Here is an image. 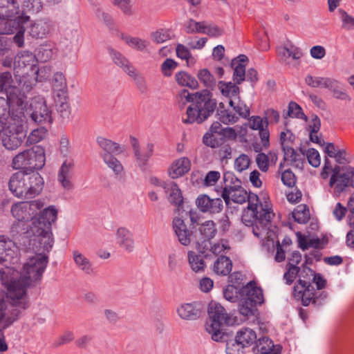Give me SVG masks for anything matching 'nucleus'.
<instances>
[{
  "mask_svg": "<svg viewBox=\"0 0 354 354\" xmlns=\"http://www.w3.org/2000/svg\"><path fill=\"white\" fill-rule=\"evenodd\" d=\"M27 35L32 39H44L47 37L53 29V23L48 18H42L32 21L26 28Z\"/></svg>",
  "mask_w": 354,
  "mask_h": 354,
  "instance_id": "dca6fc26",
  "label": "nucleus"
},
{
  "mask_svg": "<svg viewBox=\"0 0 354 354\" xmlns=\"http://www.w3.org/2000/svg\"><path fill=\"white\" fill-rule=\"evenodd\" d=\"M54 103L56 111L62 120H69L71 115V106L69 102V95H60L54 97Z\"/></svg>",
  "mask_w": 354,
  "mask_h": 354,
  "instance_id": "c85d7f7f",
  "label": "nucleus"
},
{
  "mask_svg": "<svg viewBox=\"0 0 354 354\" xmlns=\"http://www.w3.org/2000/svg\"><path fill=\"white\" fill-rule=\"evenodd\" d=\"M108 50L113 62L118 66L121 68L124 73L127 75L130 73H133V69H134L135 67L130 63L127 58L112 48H109Z\"/></svg>",
  "mask_w": 354,
  "mask_h": 354,
  "instance_id": "58836bf2",
  "label": "nucleus"
},
{
  "mask_svg": "<svg viewBox=\"0 0 354 354\" xmlns=\"http://www.w3.org/2000/svg\"><path fill=\"white\" fill-rule=\"evenodd\" d=\"M26 303L24 301L18 304L6 297V299L0 297V322L3 323V328L10 326L24 313Z\"/></svg>",
  "mask_w": 354,
  "mask_h": 354,
  "instance_id": "9d476101",
  "label": "nucleus"
},
{
  "mask_svg": "<svg viewBox=\"0 0 354 354\" xmlns=\"http://www.w3.org/2000/svg\"><path fill=\"white\" fill-rule=\"evenodd\" d=\"M250 164V159L246 154L240 155L234 162V167L235 169L241 172L249 167Z\"/></svg>",
  "mask_w": 354,
  "mask_h": 354,
  "instance_id": "774afa93",
  "label": "nucleus"
},
{
  "mask_svg": "<svg viewBox=\"0 0 354 354\" xmlns=\"http://www.w3.org/2000/svg\"><path fill=\"white\" fill-rule=\"evenodd\" d=\"M17 247L15 243L4 236H0V263H14L17 259Z\"/></svg>",
  "mask_w": 354,
  "mask_h": 354,
  "instance_id": "6ab92c4d",
  "label": "nucleus"
},
{
  "mask_svg": "<svg viewBox=\"0 0 354 354\" xmlns=\"http://www.w3.org/2000/svg\"><path fill=\"white\" fill-rule=\"evenodd\" d=\"M241 302L239 304V310L245 317L254 315L257 306L263 302L262 290L254 286L252 282L248 283L245 286L241 288Z\"/></svg>",
  "mask_w": 354,
  "mask_h": 354,
  "instance_id": "6e6552de",
  "label": "nucleus"
},
{
  "mask_svg": "<svg viewBox=\"0 0 354 354\" xmlns=\"http://www.w3.org/2000/svg\"><path fill=\"white\" fill-rule=\"evenodd\" d=\"M277 54L283 62L287 63H288V59L290 57L294 60H298L303 55L300 48L292 44L278 47Z\"/></svg>",
  "mask_w": 354,
  "mask_h": 354,
  "instance_id": "2f4dec72",
  "label": "nucleus"
},
{
  "mask_svg": "<svg viewBox=\"0 0 354 354\" xmlns=\"http://www.w3.org/2000/svg\"><path fill=\"white\" fill-rule=\"evenodd\" d=\"M203 142L211 148L218 147L223 143L222 138H218L216 134L209 132H207L203 136Z\"/></svg>",
  "mask_w": 354,
  "mask_h": 354,
  "instance_id": "e2e57ef3",
  "label": "nucleus"
},
{
  "mask_svg": "<svg viewBox=\"0 0 354 354\" xmlns=\"http://www.w3.org/2000/svg\"><path fill=\"white\" fill-rule=\"evenodd\" d=\"M205 21L198 22L194 19H189L185 24V29L187 33H203Z\"/></svg>",
  "mask_w": 354,
  "mask_h": 354,
  "instance_id": "bf43d9fd",
  "label": "nucleus"
},
{
  "mask_svg": "<svg viewBox=\"0 0 354 354\" xmlns=\"http://www.w3.org/2000/svg\"><path fill=\"white\" fill-rule=\"evenodd\" d=\"M57 216V210L54 206L45 208L38 214L30 227L34 236L30 240L28 249L35 255L48 256L51 250L54 240L51 232V225Z\"/></svg>",
  "mask_w": 354,
  "mask_h": 354,
  "instance_id": "f03ea898",
  "label": "nucleus"
},
{
  "mask_svg": "<svg viewBox=\"0 0 354 354\" xmlns=\"http://www.w3.org/2000/svg\"><path fill=\"white\" fill-rule=\"evenodd\" d=\"M284 160L290 161L291 164L298 168H302L305 160L304 152H297L292 146L283 147Z\"/></svg>",
  "mask_w": 354,
  "mask_h": 354,
  "instance_id": "4c0bfd02",
  "label": "nucleus"
},
{
  "mask_svg": "<svg viewBox=\"0 0 354 354\" xmlns=\"http://www.w3.org/2000/svg\"><path fill=\"white\" fill-rule=\"evenodd\" d=\"M128 75L134 80L135 84L141 93H143L147 91L146 81L143 76L136 73V68L133 69V73H129Z\"/></svg>",
  "mask_w": 354,
  "mask_h": 354,
  "instance_id": "69168bd1",
  "label": "nucleus"
},
{
  "mask_svg": "<svg viewBox=\"0 0 354 354\" xmlns=\"http://www.w3.org/2000/svg\"><path fill=\"white\" fill-rule=\"evenodd\" d=\"M208 315L211 322L209 325H214L216 326L215 327L222 326L223 325H232L234 322L224 307L216 302L209 303Z\"/></svg>",
  "mask_w": 354,
  "mask_h": 354,
  "instance_id": "2eb2a0df",
  "label": "nucleus"
},
{
  "mask_svg": "<svg viewBox=\"0 0 354 354\" xmlns=\"http://www.w3.org/2000/svg\"><path fill=\"white\" fill-rule=\"evenodd\" d=\"M5 121V124L2 125L1 142L6 149L13 151L21 145L26 137L24 119L21 118V113H18Z\"/></svg>",
  "mask_w": 354,
  "mask_h": 354,
  "instance_id": "423d86ee",
  "label": "nucleus"
},
{
  "mask_svg": "<svg viewBox=\"0 0 354 354\" xmlns=\"http://www.w3.org/2000/svg\"><path fill=\"white\" fill-rule=\"evenodd\" d=\"M151 41L156 44H160L171 39L170 31L165 29H159L152 32L150 34Z\"/></svg>",
  "mask_w": 354,
  "mask_h": 354,
  "instance_id": "13d9d810",
  "label": "nucleus"
},
{
  "mask_svg": "<svg viewBox=\"0 0 354 354\" xmlns=\"http://www.w3.org/2000/svg\"><path fill=\"white\" fill-rule=\"evenodd\" d=\"M197 232L196 249L200 253L204 254L209 250L211 240L216 234V223L213 221H207L198 226Z\"/></svg>",
  "mask_w": 354,
  "mask_h": 354,
  "instance_id": "ddd939ff",
  "label": "nucleus"
},
{
  "mask_svg": "<svg viewBox=\"0 0 354 354\" xmlns=\"http://www.w3.org/2000/svg\"><path fill=\"white\" fill-rule=\"evenodd\" d=\"M257 217V203H250L246 209L244 210L241 221L243 224L248 227H252V233L258 238L262 236V232L260 231L259 226L258 225Z\"/></svg>",
  "mask_w": 354,
  "mask_h": 354,
  "instance_id": "aec40b11",
  "label": "nucleus"
},
{
  "mask_svg": "<svg viewBox=\"0 0 354 354\" xmlns=\"http://www.w3.org/2000/svg\"><path fill=\"white\" fill-rule=\"evenodd\" d=\"M45 164L44 149L39 146H34L15 156L12 161V167L20 171L35 172L41 169Z\"/></svg>",
  "mask_w": 354,
  "mask_h": 354,
  "instance_id": "0eeeda50",
  "label": "nucleus"
},
{
  "mask_svg": "<svg viewBox=\"0 0 354 354\" xmlns=\"http://www.w3.org/2000/svg\"><path fill=\"white\" fill-rule=\"evenodd\" d=\"M115 239L118 245L128 252L135 248V241L132 232L125 227H119L115 233Z\"/></svg>",
  "mask_w": 354,
  "mask_h": 354,
  "instance_id": "4be33fe9",
  "label": "nucleus"
},
{
  "mask_svg": "<svg viewBox=\"0 0 354 354\" xmlns=\"http://www.w3.org/2000/svg\"><path fill=\"white\" fill-rule=\"evenodd\" d=\"M189 265L191 269L195 272L203 271L206 264L203 258L194 251H189L187 253Z\"/></svg>",
  "mask_w": 354,
  "mask_h": 354,
  "instance_id": "49530a36",
  "label": "nucleus"
},
{
  "mask_svg": "<svg viewBox=\"0 0 354 354\" xmlns=\"http://www.w3.org/2000/svg\"><path fill=\"white\" fill-rule=\"evenodd\" d=\"M217 86L221 95L224 97L230 98V100H232V98H240V88L236 83L219 81Z\"/></svg>",
  "mask_w": 354,
  "mask_h": 354,
  "instance_id": "a19ab883",
  "label": "nucleus"
},
{
  "mask_svg": "<svg viewBox=\"0 0 354 354\" xmlns=\"http://www.w3.org/2000/svg\"><path fill=\"white\" fill-rule=\"evenodd\" d=\"M241 288H238L235 286L228 285L223 290V295L226 300L230 302H241Z\"/></svg>",
  "mask_w": 354,
  "mask_h": 354,
  "instance_id": "6e6d98bb",
  "label": "nucleus"
},
{
  "mask_svg": "<svg viewBox=\"0 0 354 354\" xmlns=\"http://www.w3.org/2000/svg\"><path fill=\"white\" fill-rule=\"evenodd\" d=\"M326 88L335 99L348 102L352 100L344 84L334 78L330 79Z\"/></svg>",
  "mask_w": 354,
  "mask_h": 354,
  "instance_id": "cd10ccee",
  "label": "nucleus"
},
{
  "mask_svg": "<svg viewBox=\"0 0 354 354\" xmlns=\"http://www.w3.org/2000/svg\"><path fill=\"white\" fill-rule=\"evenodd\" d=\"M0 16V35L2 36L12 34L17 29V25L21 26L30 20V17L24 12L16 17L15 19Z\"/></svg>",
  "mask_w": 354,
  "mask_h": 354,
  "instance_id": "a211bd4d",
  "label": "nucleus"
},
{
  "mask_svg": "<svg viewBox=\"0 0 354 354\" xmlns=\"http://www.w3.org/2000/svg\"><path fill=\"white\" fill-rule=\"evenodd\" d=\"M130 141L137 162L140 165H145L149 158L153 155V145L152 143H148L147 145L146 150L145 151H142L137 138L131 136Z\"/></svg>",
  "mask_w": 354,
  "mask_h": 354,
  "instance_id": "b1692460",
  "label": "nucleus"
},
{
  "mask_svg": "<svg viewBox=\"0 0 354 354\" xmlns=\"http://www.w3.org/2000/svg\"><path fill=\"white\" fill-rule=\"evenodd\" d=\"M52 93L53 97H58L59 95H68L66 80L62 73H55L53 77Z\"/></svg>",
  "mask_w": 354,
  "mask_h": 354,
  "instance_id": "e433bc0d",
  "label": "nucleus"
},
{
  "mask_svg": "<svg viewBox=\"0 0 354 354\" xmlns=\"http://www.w3.org/2000/svg\"><path fill=\"white\" fill-rule=\"evenodd\" d=\"M216 106V100L213 98L210 91L204 89L196 92L194 93L193 104L187 107V117L183 118V122L201 124L214 113Z\"/></svg>",
  "mask_w": 354,
  "mask_h": 354,
  "instance_id": "39448f33",
  "label": "nucleus"
},
{
  "mask_svg": "<svg viewBox=\"0 0 354 354\" xmlns=\"http://www.w3.org/2000/svg\"><path fill=\"white\" fill-rule=\"evenodd\" d=\"M257 343L258 354H279L281 351V346L279 344L274 345L268 337L259 338Z\"/></svg>",
  "mask_w": 354,
  "mask_h": 354,
  "instance_id": "72a5a7b5",
  "label": "nucleus"
},
{
  "mask_svg": "<svg viewBox=\"0 0 354 354\" xmlns=\"http://www.w3.org/2000/svg\"><path fill=\"white\" fill-rule=\"evenodd\" d=\"M225 186L221 192V196L223 199H228V190L233 189L235 185H241V180L230 171L225 172L223 174Z\"/></svg>",
  "mask_w": 354,
  "mask_h": 354,
  "instance_id": "c03bdc74",
  "label": "nucleus"
},
{
  "mask_svg": "<svg viewBox=\"0 0 354 354\" xmlns=\"http://www.w3.org/2000/svg\"><path fill=\"white\" fill-rule=\"evenodd\" d=\"M53 48L49 44H43L37 50V57L42 62H46L54 56Z\"/></svg>",
  "mask_w": 354,
  "mask_h": 354,
  "instance_id": "4d7b16f0",
  "label": "nucleus"
},
{
  "mask_svg": "<svg viewBox=\"0 0 354 354\" xmlns=\"http://www.w3.org/2000/svg\"><path fill=\"white\" fill-rule=\"evenodd\" d=\"M165 192L168 194L169 203L178 207H182L183 205V197L178 185L174 181H168V184L164 185Z\"/></svg>",
  "mask_w": 354,
  "mask_h": 354,
  "instance_id": "c756f323",
  "label": "nucleus"
},
{
  "mask_svg": "<svg viewBox=\"0 0 354 354\" xmlns=\"http://www.w3.org/2000/svg\"><path fill=\"white\" fill-rule=\"evenodd\" d=\"M173 229L179 242L183 245H189L191 243L192 233L187 230L184 221L176 217L173 220Z\"/></svg>",
  "mask_w": 354,
  "mask_h": 354,
  "instance_id": "bb28decb",
  "label": "nucleus"
},
{
  "mask_svg": "<svg viewBox=\"0 0 354 354\" xmlns=\"http://www.w3.org/2000/svg\"><path fill=\"white\" fill-rule=\"evenodd\" d=\"M232 269V262L226 256L221 255L214 261L213 271L217 275L227 276L230 273Z\"/></svg>",
  "mask_w": 354,
  "mask_h": 354,
  "instance_id": "ea45409f",
  "label": "nucleus"
},
{
  "mask_svg": "<svg viewBox=\"0 0 354 354\" xmlns=\"http://www.w3.org/2000/svg\"><path fill=\"white\" fill-rule=\"evenodd\" d=\"M287 115L307 120V117L303 112L301 106L294 102L289 103Z\"/></svg>",
  "mask_w": 354,
  "mask_h": 354,
  "instance_id": "680f3d73",
  "label": "nucleus"
},
{
  "mask_svg": "<svg viewBox=\"0 0 354 354\" xmlns=\"http://www.w3.org/2000/svg\"><path fill=\"white\" fill-rule=\"evenodd\" d=\"M330 79V77H314L311 75H308L305 77V82L312 88H326Z\"/></svg>",
  "mask_w": 354,
  "mask_h": 354,
  "instance_id": "5fc2aeb1",
  "label": "nucleus"
},
{
  "mask_svg": "<svg viewBox=\"0 0 354 354\" xmlns=\"http://www.w3.org/2000/svg\"><path fill=\"white\" fill-rule=\"evenodd\" d=\"M315 272L306 265H302L299 280L293 287L292 296L297 301H301L304 306L312 304L320 307L326 303L328 294L326 291L317 292L313 286Z\"/></svg>",
  "mask_w": 354,
  "mask_h": 354,
  "instance_id": "7ed1b4c3",
  "label": "nucleus"
},
{
  "mask_svg": "<svg viewBox=\"0 0 354 354\" xmlns=\"http://www.w3.org/2000/svg\"><path fill=\"white\" fill-rule=\"evenodd\" d=\"M178 315L183 320L194 321L201 315V310L195 303H184L176 309Z\"/></svg>",
  "mask_w": 354,
  "mask_h": 354,
  "instance_id": "393cba45",
  "label": "nucleus"
},
{
  "mask_svg": "<svg viewBox=\"0 0 354 354\" xmlns=\"http://www.w3.org/2000/svg\"><path fill=\"white\" fill-rule=\"evenodd\" d=\"M48 263V256L35 255L30 257L24 264L19 279L18 271L12 268L6 266L0 269V280L7 289V297L18 304L22 301H26L25 310H27L30 306L26 293L27 288L41 280Z\"/></svg>",
  "mask_w": 354,
  "mask_h": 354,
  "instance_id": "f257e3e1",
  "label": "nucleus"
},
{
  "mask_svg": "<svg viewBox=\"0 0 354 354\" xmlns=\"http://www.w3.org/2000/svg\"><path fill=\"white\" fill-rule=\"evenodd\" d=\"M7 99L0 98V110L3 109L6 112L5 119L12 118L15 113H20L21 118L25 119L24 105L26 97L21 88L17 86L10 87L6 91Z\"/></svg>",
  "mask_w": 354,
  "mask_h": 354,
  "instance_id": "1a4fd4ad",
  "label": "nucleus"
},
{
  "mask_svg": "<svg viewBox=\"0 0 354 354\" xmlns=\"http://www.w3.org/2000/svg\"><path fill=\"white\" fill-rule=\"evenodd\" d=\"M248 60L245 55H239L232 59L231 66L234 68L233 81L236 84H241L245 80V64Z\"/></svg>",
  "mask_w": 354,
  "mask_h": 354,
  "instance_id": "a878e982",
  "label": "nucleus"
},
{
  "mask_svg": "<svg viewBox=\"0 0 354 354\" xmlns=\"http://www.w3.org/2000/svg\"><path fill=\"white\" fill-rule=\"evenodd\" d=\"M239 101L236 103L233 100H230L229 101L230 106L232 108L233 111L236 112V114L239 118H243L244 119H248L250 115V110L248 106L243 102L239 99Z\"/></svg>",
  "mask_w": 354,
  "mask_h": 354,
  "instance_id": "3c124183",
  "label": "nucleus"
},
{
  "mask_svg": "<svg viewBox=\"0 0 354 354\" xmlns=\"http://www.w3.org/2000/svg\"><path fill=\"white\" fill-rule=\"evenodd\" d=\"M216 114L218 120L225 124H234L239 120V116L232 111L226 109L223 102L219 103Z\"/></svg>",
  "mask_w": 354,
  "mask_h": 354,
  "instance_id": "a18cd8bd",
  "label": "nucleus"
},
{
  "mask_svg": "<svg viewBox=\"0 0 354 354\" xmlns=\"http://www.w3.org/2000/svg\"><path fill=\"white\" fill-rule=\"evenodd\" d=\"M35 57V56L32 53H29L28 52L26 53L25 54H22L21 55L15 58L14 62L15 66L25 67L28 65L32 66V64H30V62H34Z\"/></svg>",
  "mask_w": 354,
  "mask_h": 354,
  "instance_id": "0e129e2a",
  "label": "nucleus"
},
{
  "mask_svg": "<svg viewBox=\"0 0 354 354\" xmlns=\"http://www.w3.org/2000/svg\"><path fill=\"white\" fill-rule=\"evenodd\" d=\"M196 205L201 212L211 214L219 213L223 208V201L220 198H211L206 194L199 195Z\"/></svg>",
  "mask_w": 354,
  "mask_h": 354,
  "instance_id": "f3484780",
  "label": "nucleus"
},
{
  "mask_svg": "<svg viewBox=\"0 0 354 354\" xmlns=\"http://www.w3.org/2000/svg\"><path fill=\"white\" fill-rule=\"evenodd\" d=\"M228 199H223L226 203V205H229L230 201H232L234 203L243 204L246 201H248V204L252 203V201H258V197L257 195L250 196L248 194L247 191L241 185H235V187L228 190Z\"/></svg>",
  "mask_w": 354,
  "mask_h": 354,
  "instance_id": "5701e85b",
  "label": "nucleus"
},
{
  "mask_svg": "<svg viewBox=\"0 0 354 354\" xmlns=\"http://www.w3.org/2000/svg\"><path fill=\"white\" fill-rule=\"evenodd\" d=\"M28 114L35 123L50 124L53 122L52 112L43 97H39L32 100Z\"/></svg>",
  "mask_w": 354,
  "mask_h": 354,
  "instance_id": "f8f14e48",
  "label": "nucleus"
},
{
  "mask_svg": "<svg viewBox=\"0 0 354 354\" xmlns=\"http://www.w3.org/2000/svg\"><path fill=\"white\" fill-rule=\"evenodd\" d=\"M44 205V203L39 200L30 202H19L12 206L11 213L19 221H32L33 222L38 218V216L36 217L37 212L41 209Z\"/></svg>",
  "mask_w": 354,
  "mask_h": 354,
  "instance_id": "9b49d317",
  "label": "nucleus"
},
{
  "mask_svg": "<svg viewBox=\"0 0 354 354\" xmlns=\"http://www.w3.org/2000/svg\"><path fill=\"white\" fill-rule=\"evenodd\" d=\"M236 341L245 348L250 347L257 342L256 332L250 328H243L239 330L235 336Z\"/></svg>",
  "mask_w": 354,
  "mask_h": 354,
  "instance_id": "c9c22d12",
  "label": "nucleus"
},
{
  "mask_svg": "<svg viewBox=\"0 0 354 354\" xmlns=\"http://www.w3.org/2000/svg\"><path fill=\"white\" fill-rule=\"evenodd\" d=\"M292 216L300 224L306 223L310 219V212L307 205H299L292 212Z\"/></svg>",
  "mask_w": 354,
  "mask_h": 354,
  "instance_id": "864d4df0",
  "label": "nucleus"
},
{
  "mask_svg": "<svg viewBox=\"0 0 354 354\" xmlns=\"http://www.w3.org/2000/svg\"><path fill=\"white\" fill-rule=\"evenodd\" d=\"M175 78L177 83L183 86H187L193 89L198 87V81L195 77L186 72L180 71L177 73L175 75Z\"/></svg>",
  "mask_w": 354,
  "mask_h": 354,
  "instance_id": "de8ad7c7",
  "label": "nucleus"
},
{
  "mask_svg": "<svg viewBox=\"0 0 354 354\" xmlns=\"http://www.w3.org/2000/svg\"><path fill=\"white\" fill-rule=\"evenodd\" d=\"M274 216V214L270 209L263 208L262 205H261L260 209L259 210V207L257 205L256 218H257L258 225L259 226L260 231L262 232V235L269 229V225Z\"/></svg>",
  "mask_w": 354,
  "mask_h": 354,
  "instance_id": "473e14b6",
  "label": "nucleus"
},
{
  "mask_svg": "<svg viewBox=\"0 0 354 354\" xmlns=\"http://www.w3.org/2000/svg\"><path fill=\"white\" fill-rule=\"evenodd\" d=\"M197 77L199 81L207 89L213 90L216 85V81L214 75L207 68L201 69L198 71Z\"/></svg>",
  "mask_w": 354,
  "mask_h": 354,
  "instance_id": "09e8293b",
  "label": "nucleus"
},
{
  "mask_svg": "<svg viewBox=\"0 0 354 354\" xmlns=\"http://www.w3.org/2000/svg\"><path fill=\"white\" fill-rule=\"evenodd\" d=\"M43 8L41 0H24L23 9L32 13H37Z\"/></svg>",
  "mask_w": 354,
  "mask_h": 354,
  "instance_id": "052dcab7",
  "label": "nucleus"
},
{
  "mask_svg": "<svg viewBox=\"0 0 354 354\" xmlns=\"http://www.w3.org/2000/svg\"><path fill=\"white\" fill-rule=\"evenodd\" d=\"M44 181L37 172L19 171L14 173L8 187L12 194L21 199H30L39 195L43 189Z\"/></svg>",
  "mask_w": 354,
  "mask_h": 354,
  "instance_id": "20e7f679",
  "label": "nucleus"
},
{
  "mask_svg": "<svg viewBox=\"0 0 354 354\" xmlns=\"http://www.w3.org/2000/svg\"><path fill=\"white\" fill-rule=\"evenodd\" d=\"M73 259L79 269L86 274L93 272V268L89 260L78 251L73 252Z\"/></svg>",
  "mask_w": 354,
  "mask_h": 354,
  "instance_id": "8fccbe9b",
  "label": "nucleus"
},
{
  "mask_svg": "<svg viewBox=\"0 0 354 354\" xmlns=\"http://www.w3.org/2000/svg\"><path fill=\"white\" fill-rule=\"evenodd\" d=\"M74 161L73 159H66L62 164L57 174V180L65 189H71L73 185L71 182Z\"/></svg>",
  "mask_w": 354,
  "mask_h": 354,
  "instance_id": "412c9836",
  "label": "nucleus"
},
{
  "mask_svg": "<svg viewBox=\"0 0 354 354\" xmlns=\"http://www.w3.org/2000/svg\"><path fill=\"white\" fill-rule=\"evenodd\" d=\"M96 141L100 149L102 150V153L119 155L124 151L123 147L111 140L99 136L97 138Z\"/></svg>",
  "mask_w": 354,
  "mask_h": 354,
  "instance_id": "7c9ffc66",
  "label": "nucleus"
},
{
  "mask_svg": "<svg viewBox=\"0 0 354 354\" xmlns=\"http://www.w3.org/2000/svg\"><path fill=\"white\" fill-rule=\"evenodd\" d=\"M288 270L283 274V279L286 280V283L290 285L297 276H299L301 268L298 266H286Z\"/></svg>",
  "mask_w": 354,
  "mask_h": 354,
  "instance_id": "338daca9",
  "label": "nucleus"
},
{
  "mask_svg": "<svg viewBox=\"0 0 354 354\" xmlns=\"http://www.w3.org/2000/svg\"><path fill=\"white\" fill-rule=\"evenodd\" d=\"M190 161L187 158L183 157L176 160L169 169L171 178H177L187 173L190 169Z\"/></svg>",
  "mask_w": 354,
  "mask_h": 354,
  "instance_id": "f704fd0d",
  "label": "nucleus"
},
{
  "mask_svg": "<svg viewBox=\"0 0 354 354\" xmlns=\"http://www.w3.org/2000/svg\"><path fill=\"white\" fill-rule=\"evenodd\" d=\"M121 38L131 48L140 52H147L149 42L140 37L122 34Z\"/></svg>",
  "mask_w": 354,
  "mask_h": 354,
  "instance_id": "37998d69",
  "label": "nucleus"
},
{
  "mask_svg": "<svg viewBox=\"0 0 354 354\" xmlns=\"http://www.w3.org/2000/svg\"><path fill=\"white\" fill-rule=\"evenodd\" d=\"M19 11L17 0H0V16L14 17L19 14Z\"/></svg>",
  "mask_w": 354,
  "mask_h": 354,
  "instance_id": "79ce46f5",
  "label": "nucleus"
},
{
  "mask_svg": "<svg viewBox=\"0 0 354 354\" xmlns=\"http://www.w3.org/2000/svg\"><path fill=\"white\" fill-rule=\"evenodd\" d=\"M329 186L333 188L334 196L338 197L349 187L354 188V167H349L348 171L338 176H331Z\"/></svg>",
  "mask_w": 354,
  "mask_h": 354,
  "instance_id": "4468645a",
  "label": "nucleus"
},
{
  "mask_svg": "<svg viewBox=\"0 0 354 354\" xmlns=\"http://www.w3.org/2000/svg\"><path fill=\"white\" fill-rule=\"evenodd\" d=\"M101 156L104 163L115 173L120 175L123 171V166L121 162L114 156L107 153H102Z\"/></svg>",
  "mask_w": 354,
  "mask_h": 354,
  "instance_id": "603ef678",
  "label": "nucleus"
}]
</instances>
